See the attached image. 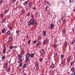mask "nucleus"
Segmentation results:
<instances>
[{
    "instance_id": "nucleus-1",
    "label": "nucleus",
    "mask_w": 75,
    "mask_h": 75,
    "mask_svg": "<svg viewBox=\"0 0 75 75\" xmlns=\"http://www.w3.org/2000/svg\"><path fill=\"white\" fill-rule=\"evenodd\" d=\"M30 57L33 58V57H34V54L33 53H31L30 55V53L29 52H28L26 56V62H28V61L29 60V58H30Z\"/></svg>"
},
{
    "instance_id": "nucleus-2",
    "label": "nucleus",
    "mask_w": 75,
    "mask_h": 75,
    "mask_svg": "<svg viewBox=\"0 0 75 75\" xmlns=\"http://www.w3.org/2000/svg\"><path fill=\"white\" fill-rule=\"evenodd\" d=\"M37 25V23L34 22V20L33 18H32L30 21H29L28 22V25L30 26V25Z\"/></svg>"
},
{
    "instance_id": "nucleus-3",
    "label": "nucleus",
    "mask_w": 75,
    "mask_h": 75,
    "mask_svg": "<svg viewBox=\"0 0 75 75\" xmlns=\"http://www.w3.org/2000/svg\"><path fill=\"white\" fill-rule=\"evenodd\" d=\"M6 47H4V50H3V54L4 53H6Z\"/></svg>"
},
{
    "instance_id": "nucleus-4",
    "label": "nucleus",
    "mask_w": 75,
    "mask_h": 75,
    "mask_svg": "<svg viewBox=\"0 0 75 75\" xmlns=\"http://www.w3.org/2000/svg\"><path fill=\"white\" fill-rule=\"evenodd\" d=\"M41 42H39L38 43H37L36 44V47H37V48H38V46L39 45H41Z\"/></svg>"
},
{
    "instance_id": "nucleus-5",
    "label": "nucleus",
    "mask_w": 75,
    "mask_h": 75,
    "mask_svg": "<svg viewBox=\"0 0 75 75\" xmlns=\"http://www.w3.org/2000/svg\"><path fill=\"white\" fill-rule=\"evenodd\" d=\"M35 66L36 68H38V62H36V63L35 64Z\"/></svg>"
},
{
    "instance_id": "nucleus-6",
    "label": "nucleus",
    "mask_w": 75,
    "mask_h": 75,
    "mask_svg": "<svg viewBox=\"0 0 75 75\" xmlns=\"http://www.w3.org/2000/svg\"><path fill=\"white\" fill-rule=\"evenodd\" d=\"M6 32V29L4 28L2 30V33H5Z\"/></svg>"
},
{
    "instance_id": "nucleus-7",
    "label": "nucleus",
    "mask_w": 75,
    "mask_h": 75,
    "mask_svg": "<svg viewBox=\"0 0 75 75\" xmlns=\"http://www.w3.org/2000/svg\"><path fill=\"white\" fill-rule=\"evenodd\" d=\"M40 52L42 54H44L45 52L44 51V50H42Z\"/></svg>"
},
{
    "instance_id": "nucleus-8",
    "label": "nucleus",
    "mask_w": 75,
    "mask_h": 75,
    "mask_svg": "<svg viewBox=\"0 0 75 75\" xmlns=\"http://www.w3.org/2000/svg\"><path fill=\"white\" fill-rule=\"evenodd\" d=\"M11 70V69L10 68V67H9L7 69V72H10V71Z\"/></svg>"
},
{
    "instance_id": "nucleus-9",
    "label": "nucleus",
    "mask_w": 75,
    "mask_h": 75,
    "mask_svg": "<svg viewBox=\"0 0 75 75\" xmlns=\"http://www.w3.org/2000/svg\"><path fill=\"white\" fill-rule=\"evenodd\" d=\"M43 36H45L46 35V32L45 31H43Z\"/></svg>"
},
{
    "instance_id": "nucleus-10",
    "label": "nucleus",
    "mask_w": 75,
    "mask_h": 75,
    "mask_svg": "<svg viewBox=\"0 0 75 75\" xmlns=\"http://www.w3.org/2000/svg\"><path fill=\"white\" fill-rule=\"evenodd\" d=\"M47 42H48V40H45L43 41V44H46Z\"/></svg>"
},
{
    "instance_id": "nucleus-11",
    "label": "nucleus",
    "mask_w": 75,
    "mask_h": 75,
    "mask_svg": "<svg viewBox=\"0 0 75 75\" xmlns=\"http://www.w3.org/2000/svg\"><path fill=\"white\" fill-rule=\"evenodd\" d=\"M14 48V47L13 45L10 46H9V49L10 50H12Z\"/></svg>"
},
{
    "instance_id": "nucleus-12",
    "label": "nucleus",
    "mask_w": 75,
    "mask_h": 75,
    "mask_svg": "<svg viewBox=\"0 0 75 75\" xmlns=\"http://www.w3.org/2000/svg\"><path fill=\"white\" fill-rule=\"evenodd\" d=\"M54 27V25L53 24H51V27H50V29H52L53 28V27Z\"/></svg>"
},
{
    "instance_id": "nucleus-13",
    "label": "nucleus",
    "mask_w": 75,
    "mask_h": 75,
    "mask_svg": "<svg viewBox=\"0 0 75 75\" xmlns=\"http://www.w3.org/2000/svg\"><path fill=\"white\" fill-rule=\"evenodd\" d=\"M22 58V56L21 55H19L18 56V59H21V58Z\"/></svg>"
},
{
    "instance_id": "nucleus-14",
    "label": "nucleus",
    "mask_w": 75,
    "mask_h": 75,
    "mask_svg": "<svg viewBox=\"0 0 75 75\" xmlns=\"http://www.w3.org/2000/svg\"><path fill=\"white\" fill-rule=\"evenodd\" d=\"M27 3H28V1H25L23 4L24 6H25L26 4H27Z\"/></svg>"
},
{
    "instance_id": "nucleus-15",
    "label": "nucleus",
    "mask_w": 75,
    "mask_h": 75,
    "mask_svg": "<svg viewBox=\"0 0 75 75\" xmlns=\"http://www.w3.org/2000/svg\"><path fill=\"white\" fill-rule=\"evenodd\" d=\"M67 23V21H66V19L64 20L63 21V24H65V23Z\"/></svg>"
},
{
    "instance_id": "nucleus-16",
    "label": "nucleus",
    "mask_w": 75,
    "mask_h": 75,
    "mask_svg": "<svg viewBox=\"0 0 75 75\" xmlns=\"http://www.w3.org/2000/svg\"><path fill=\"white\" fill-rule=\"evenodd\" d=\"M13 40L12 38H10L9 39V41H11Z\"/></svg>"
},
{
    "instance_id": "nucleus-17",
    "label": "nucleus",
    "mask_w": 75,
    "mask_h": 75,
    "mask_svg": "<svg viewBox=\"0 0 75 75\" xmlns=\"http://www.w3.org/2000/svg\"><path fill=\"white\" fill-rule=\"evenodd\" d=\"M75 39H74L73 41V42H71V44H73L75 43Z\"/></svg>"
},
{
    "instance_id": "nucleus-18",
    "label": "nucleus",
    "mask_w": 75,
    "mask_h": 75,
    "mask_svg": "<svg viewBox=\"0 0 75 75\" xmlns=\"http://www.w3.org/2000/svg\"><path fill=\"white\" fill-rule=\"evenodd\" d=\"M22 65H23V63H22V62L20 63L19 64V67H22Z\"/></svg>"
},
{
    "instance_id": "nucleus-19",
    "label": "nucleus",
    "mask_w": 75,
    "mask_h": 75,
    "mask_svg": "<svg viewBox=\"0 0 75 75\" xmlns=\"http://www.w3.org/2000/svg\"><path fill=\"white\" fill-rule=\"evenodd\" d=\"M37 42V40H35L33 42V44H34L36 43Z\"/></svg>"
},
{
    "instance_id": "nucleus-20",
    "label": "nucleus",
    "mask_w": 75,
    "mask_h": 75,
    "mask_svg": "<svg viewBox=\"0 0 75 75\" xmlns=\"http://www.w3.org/2000/svg\"><path fill=\"white\" fill-rule=\"evenodd\" d=\"M62 32L63 33H66V32H65V30L63 29V30H62Z\"/></svg>"
},
{
    "instance_id": "nucleus-21",
    "label": "nucleus",
    "mask_w": 75,
    "mask_h": 75,
    "mask_svg": "<svg viewBox=\"0 0 75 75\" xmlns=\"http://www.w3.org/2000/svg\"><path fill=\"white\" fill-rule=\"evenodd\" d=\"M67 44H68V43L67 42V41H65L64 44V45H65V46H67Z\"/></svg>"
},
{
    "instance_id": "nucleus-22",
    "label": "nucleus",
    "mask_w": 75,
    "mask_h": 75,
    "mask_svg": "<svg viewBox=\"0 0 75 75\" xmlns=\"http://www.w3.org/2000/svg\"><path fill=\"white\" fill-rule=\"evenodd\" d=\"M55 66V64H53L52 65H51V67L52 68H54V66Z\"/></svg>"
},
{
    "instance_id": "nucleus-23",
    "label": "nucleus",
    "mask_w": 75,
    "mask_h": 75,
    "mask_svg": "<svg viewBox=\"0 0 75 75\" xmlns=\"http://www.w3.org/2000/svg\"><path fill=\"white\" fill-rule=\"evenodd\" d=\"M6 59V56H3L2 58V59L3 60V59Z\"/></svg>"
},
{
    "instance_id": "nucleus-24",
    "label": "nucleus",
    "mask_w": 75,
    "mask_h": 75,
    "mask_svg": "<svg viewBox=\"0 0 75 75\" xmlns=\"http://www.w3.org/2000/svg\"><path fill=\"white\" fill-rule=\"evenodd\" d=\"M7 63H6L5 64L4 66L5 68H6V67H7Z\"/></svg>"
},
{
    "instance_id": "nucleus-25",
    "label": "nucleus",
    "mask_w": 75,
    "mask_h": 75,
    "mask_svg": "<svg viewBox=\"0 0 75 75\" xmlns=\"http://www.w3.org/2000/svg\"><path fill=\"white\" fill-rule=\"evenodd\" d=\"M16 33L17 34H18L19 33V30H17L16 31Z\"/></svg>"
},
{
    "instance_id": "nucleus-26",
    "label": "nucleus",
    "mask_w": 75,
    "mask_h": 75,
    "mask_svg": "<svg viewBox=\"0 0 75 75\" xmlns=\"http://www.w3.org/2000/svg\"><path fill=\"white\" fill-rule=\"evenodd\" d=\"M7 34L8 35H9L10 34V31H8L7 32Z\"/></svg>"
},
{
    "instance_id": "nucleus-27",
    "label": "nucleus",
    "mask_w": 75,
    "mask_h": 75,
    "mask_svg": "<svg viewBox=\"0 0 75 75\" xmlns=\"http://www.w3.org/2000/svg\"><path fill=\"white\" fill-rule=\"evenodd\" d=\"M57 55H58V54L56 53L54 54V57H57Z\"/></svg>"
},
{
    "instance_id": "nucleus-28",
    "label": "nucleus",
    "mask_w": 75,
    "mask_h": 75,
    "mask_svg": "<svg viewBox=\"0 0 75 75\" xmlns=\"http://www.w3.org/2000/svg\"><path fill=\"white\" fill-rule=\"evenodd\" d=\"M11 26V23H9L8 24V27H10Z\"/></svg>"
},
{
    "instance_id": "nucleus-29",
    "label": "nucleus",
    "mask_w": 75,
    "mask_h": 75,
    "mask_svg": "<svg viewBox=\"0 0 75 75\" xmlns=\"http://www.w3.org/2000/svg\"><path fill=\"white\" fill-rule=\"evenodd\" d=\"M48 7H49L48 6V5L45 8V10H47V9H48Z\"/></svg>"
},
{
    "instance_id": "nucleus-30",
    "label": "nucleus",
    "mask_w": 75,
    "mask_h": 75,
    "mask_svg": "<svg viewBox=\"0 0 75 75\" xmlns=\"http://www.w3.org/2000/svg\"><path fill=\"white\" fill-rule=\"evenodd\" d=\"M71 71H74V68L72 67L71 69Z\"/></svg>"
},
{
    "instance_id": "nucleus-31",
    "label": "nucleus",
    "mask_w": 75,
    "mask_h": 75,
    "mask_svg": "<svg viewBox=\"0 0 75 75\" xmlns=\"http://www.w3.org/2000/svg\"><path fill=\"white\" fill-rule=\"evenodd\" d=\"M42 58H40L39 59V61H40V62H42Z\"/></svg>"
},
{
    "instance_id": "nucleus-32",
    "label": "nucleus",
    "mask_w": 75,
    "mask_h": 75,
    "mask_svg": "<svg viewBox=\"0 0 75 75\" xmlns=\"http://www.w3.org/2000/svg\"><path fill=\"white\" fill-rule=\"evenodd\" d=\"M7 10H5V11L4 12V14H7Z\"/></svg>"
},
{
    "instance_id": "nucleus-33",
    "label": "nucleus",
    "mask_w": 75,
    "mask_h": 75,
    "mask_svg": "<svg viewBox=\"0 0 75 75\" xmlns=\"http://www.w3.org/2000/svg\"><path fill=\"white\" fill-rule=\"evenodd\" d=\"M29 7H31L32 6V3H30L29 5Z\"/></svg>"
},
{
    "instance_id": "nucleus-34",
    "label": "nucleus",
    "mask_w": 75,
    "mask_h": 75,
    "mask_svg": "<svg viewBox=\"0 0 75 75\" xmlns=\"http://www.w3.org/2000/svg\"><path fill=\"white\" fill-rule=\"evenodd\" d=\"M25 67H26V64H23V68H25Z\"/></svg>"
},
{
    "instance_id": "nucleus-35",
    "label": "nucleus",
    "mask_w": 75,
    "mask_h": 75,
    "mask_svg": "<svg viewBox=\"0 0 75 75\" xmlns=\"http://www.w3.org/2000/svg\"><path fill=\"white\" fill-rule=\"evenodd\" d=\"M24 52H25V51H23L21 52L22 55H23V54H24Z\"/></svg>"
},
{
    "instance_id": "nucleus-36",
    "label": "nucleus",
    "mask_w": 75,
    "mask_h": 75,
    "mask_svg": "<svg viewBox=\"0 0 75 75\" xmlns=\"http://www.w3.org/2000/svg\"><path fill=\"white\" fill-rule=\"evenodd\" d=\"M74 1V0H70L69 1V3H71V2H73Z\"/></svg>"
},
{
    "instance_id": "nucleus-37",
    "label": "nucleus",
    "mask_w": 75,
    "mask_h": 75,
    "mask_svg": "<svg viewBox=\"0 0 75 75\" xmlns=\"http://www.w3.org/2000/svg\"><path fill=\"white\" fill-rule=\"evenodd\" d=\"M30 13L29 12H28V13H27L26 15V16H30Z\"/></svg>"
},
{
    "instance_id": "nucleus-38",
    "label": "nucleus",
    "mask_w": 75,
    "mask_h": 75,
    "mask_svg": "<svg viewBox=\"0 0 75 75\" xmlns=\"http://www.w3.org/2000/svg\"><path fill=\"white\" fill-rule=\"evenodd\" d=\"M72 31L73 33H74L75 32V29H74V28H73Z\"/></svg>"
},
{
    "instance_id": "nucleus-39",
    "label": "nucleus",
    "mask_w": 75,
    "mask_h": 75,
    "mask_svg": "<svg viewBox=\"0 0 75 75\" xmlns=\"http://www.w3.org/2000/svg\"><path fill=\"white\" fill-rule=\"evenodd\" d=\"M73 64H74V63H73V62H71V64H70L72 66V65H73Z\"/></svg>"
},
{
    "instance_id": "nucleus-40",
    "label": "nucleus",
    "mask_w": 75,
    "mask_h": 75,
    "mask_svg": "<svg viewBox=\"0 0 75 75\" xmlns=\"http://www.w3.org/2000/svg\"><path fill=\"white\" fill-rule=\"evenodd\" d=\"M47 4H49V5L51 6V4H50V2H47Z\"/></svg>"
},
{
    "instance_id": "nucleus-41",
    "label": "nucleus",
    "mask_w": 75,
    "mask_h": 75,
    "mask_svg": "<svg viewBox=\"0 0 75 75\" xmlns=\"http://www.w3.org/2000/svg\"><path fill=\"white\" fill-rule=\"evenodd\" d=\"M61 58H64V55H63V54H62L61 55Z\"/></svg>"
},
{
    "instance_id": "nucleus-42",
    "label": "nucleus",
    "mask_w": 75,
    "mask_h": 75,
    "mask_svg": "<svg viewBox=\"0 0 75 75\" xmlns=\"http://www.w3.org/2000/svg\"><path fill=\"white\" fill-rule=\"evenodd\" d=\"M3 3V0H1L0 1V4H1V3Z\"/></svg>"
},
{
    "instance_id": "nucleus-43",
    "label": "nucleus",
    "mask_w": 75,
    "mask_h": 75,
    "mask_svg": "<svg viewBox=\"0 0 75 75\" xmlns=\"http://www.w3.org/2000/svg\"><path fill=\"white\" fill-rule=\"evenodd\" d=\"M48 59H51V57H50V56H49L48 57Z\"/></svg>"
},
{
    "instance_id": "nucleus-44",
    "label": "nucleus",
    "mask_w": 75,
    "mask_h": 75,
    "mask_svg": "<svg viewBox=\"0 0 75 75\" xmlns=\"http://www.w3.org/2000/svg\"><path fill=\"white\" fill-rule=\"evenodd\" d=\"M3 16H4V15L3 14H1V17H2Z\"/></svg>"
},
{
    "instance_id": "nucleus-45",
    "label": "nucleus",
    "mask_w": 75,
    "mask_h": 75,
    "mask_svg": "<svg viewBox=\"0 0 75 75\" xmlns=\"http://www.w3.org/2000/svg\"><path fill=\"white\" fill-rule=\"evenodd\" d=\"M20 62H22V60H21V59H19Z\"/></svg>"
},
{
    "instance_id": "nucleus-46",
    "label": "nucleus",
    "mask_w": 75,
    "mask_h": 75,
    "mask_svg": "<svg viewBox=\"0 0 75 75\" xmlns=\"http://www.w3.org/2000/svg\"><path fill=\"white\" fill-rule=\"evenodd\" d=\"M16 0H13L12 1L13 3H14L16 1Z\"/></svg>"
},
{
    "instance_id": "nucleus-47",
    "label": "nucleus",
    "mask_w": 75,
    "mask_h": 75,
    "mask_svg": "<svg viewBox=\"0 0 75 75\" xmlns=\"http://www.w3.org/2000/svg\"><path fill=\"white\" fill-rule=\"evenodd\" d=\"M68 61H71V58H68Z\"/></svg>"
},
{
    "instance_id": "nucleus-48",
    "label": "nucleus",
    "mask_w": 75,
    "mask_h": 75,
    "mask_svg": "<svg viewBox=\"0 0 75 75\" xmlns=\"http://www.w3.org/2000/svg\"><path fill=\"white\" fill-rule=\"evenodd\" d=\"M31 17L32 18H33V17H34V16H33V15H31Z\"/></svg>"
},
{
    "instance_id": "nucleus-49",
    "label": "nucleus",
    "mask_w": 75,
    "mask_h": 75,
    "mask_svg": "<svg viewBox=\"0 0 75 75\" xmlns=\"http://www.w3.org/2000/svg\"><path fill=\"white\" fill-rule=\"evenodd\" d=\"M35 14L36 15V16H37V15H38V12H36Z\"/></svg>"
},
{
    "instance_id": "nucleus-50",
    "label": "nucleus",
    "mask_w": 75,
    "mask_h": 75,
    "mask_svg": "<svg viewBox=\"0 0 75 75\" xmlns=\"http://www.w3.org/2000/svg\"><path fill=\"white\" fill-rule=\"evenodd\" d=\"M54 48H56L57 47V45H54Z\"/></svg>"
},
{
    "instance_id": "nucleus-51",
    "label": "nucleus",
    "mask_w": 75,
    "mask_h": 75,
    "mask_svg": "<svg viewBox=\"0 0 75 75\" xmlns=\"http://www.w3.org/2000/svg\"><path fill=\"white\" fill-rule=\"evenodd\" d=\"M28 44H30V40H29L28 42Z\"/></svg>"
},
{
    "instance_id": "nucleus-52",
    "label": "nucleus",
    "mask_w": 75,
    "mask_h": 75,
    "mask_svg": "<svg viewBox=\"0 0 75 75\" xmlns=\"http://www.w3.org/2000/svg\"><path fill=\"white\" fill-rule=\"evenodd\" d=\"M12 28H11V27H10V28H9V29L10 30H12Z\"/></svg>"
},
{
    "instance_id": "nucleus-53",
    "label": "nucleus",
    "mask_w": 75,
    "mask_h": 75,
    "mask_svg": "<svg viewBox=\"0 0 75 75\" xmlns=\"http://www.w3.org/2000/svg\"><path fill=\"white\" fill-rule=\"evenodd\" d=\"M38 38L39 40H40V35H39V37H38Z\"/></svg>"
},
{
    "instance_id": "nucleus-54",
    "label": "nucleus",
    "mask_w": 75,
    "mask_h": 75,
    "mask_svg": "<svg viewBox=\"0 0 75 75\" xmlns=\"http://www.w3.org/2000/svg\"><path fill=\"white\" fill-rule=\"evenodd\" d=\"M13 47V48H16L17 47L16 46H14Z\"/></svg>"
},
{
    "instance_id": "nucleus-55",
    "label": "nucleus",
    "mask_w": 75,
    "mask_h": 75,
    "mask_svg": "<svg viewBox=\"0 0 75 75\" xmlns=\"http://www.w3.org/2000/svg\"><path fill=\"white\" fill-rule=\"evenodd\" d=\"M54 41H56V42H57V39H55Z\"/></svg>"
},
{
    "instance_id": "nucleus-56",
    "label": "nucleus",
    "mask_w": 75,
    "mask_h": 75,
    "mask_svg": "<svg viewBox=\"0 0 75 75\" xmlns=\"http://www.w3.org/2000/svg\"><path fill=\"white\" fill-rule=\"evenodd\" d=\"M6 19L5 18H4L3 19V20L2 21H5V20Z\"/></svg>"
},
{
    "instance_id": "nucleus-57",
    "label": "nucleus",
    "mask_w": 75,
    "mask_h": 75,
    "mask_svg": "<svg viewBox=\"0 0 75 75\" xmlns=\"http://www.w3.org/2000/svg\"><path fill=\"white\" fill-rule=\"evenodd\" d=\"M4 21H2V23H4Z\"/></svg>"
},
{
    "instance_id": "nucleus-58",
    "label": "nucleus",
    "mask_w": 75,
    "mask_h": 75,
    "mask_svg": "<svg viewBox=\"0 0 75 75\" xmlns=\"http://www.w3.org/2000/svg\"><path fill=\"white\" fill-rule=\"evenodd\" d=\"M33 9V10H35V7H34Z\"/></svg>"
},
{
    "instance_id": "nucleus-59",
    "label": "nucleus",
    "mask_w": 75,
    "mask_h": 75,
    "mask_svg": "<svg viewBox=\"0 0 75 75\" xmlns=\"http://www.w3.org/2000/svg\"><path fill=\"white\" fill-rule=\"evenodd\" d=\"M63 18H61V19H60V20H63Z\"/></svg>"
},
{
    "instance_id": "nucleus-60",
    "label": "nucleus",
    "mask_w": 75,
    "mask_h": 75,
    "mask_svg": "<svg viewBox=\"0 0 75 75\" xmlns=\"http://www.w3.org/2000/svg\"><path fill=\"white\" fill-rule=\"evenodd\" d=\"M52 71V70H51L50 72L49 73H51V71Z\"/></svg>"
},
{
    "instance_id": "nucleus-61",
    "label": "nucleus",
    "mask_w": 75,
    "mask_h": 75,
    "mask_svg": "<svg viewBox=\"0 0 75 75\" xmlns=\"http://www.w3.org/2000/svg\"><path fill=\"white\" fill-rule=\"evenodd\" d=\"M20 47V48H21V46H19Z\"/></svg>"
},
{
    "instance_id": "nucleus-62",
    "label": "nucleus",
    "mask_w": 75,
    "mask_h": 75,
    "mask_svg": "<svg viewBox=\"0 0 75 75\" xmlns=\"http://www.w3.org/2000/svg\"><path fill=\"white\" fill-rule=\"evenodd\" d=\"M64 64V63L63 62H62V63H61V64Z\"/></svg>"
},
{
    "instance_id": "nucleus-63",
    "label": "nucleus",
    "mask_w": 75,
    "mask_h": 75,
    "mask_svg": "<svg viewBox=\"0 0 75 75\" xmlns=\"http://www.w3.org/2000/svg\"><path fill=\"white\" fill-rule=\"evenodd\" d=\"M71 75H74V74H73V73H72Z\"/></svg>"
},
{
    "instance_id": "nucleus-64",
    "label": "nucleus",
    "mask_w": 75,
    "mask_h": 75,
    "mask_svg": "<svg viewBox=\"0 0 75 75\" xmlns=\"http://www.w3.org/2000/svg\"><path fill=\"white\" fill-rule=\"evenodd\" d=\"M74 75H75V72L74 73Z\"/></svg>"
}]
</instances>
